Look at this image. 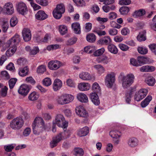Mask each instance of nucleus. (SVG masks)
I'll list each match as a JSON object with an SVG mask.
<instances>
[{
    "label": "nucleus",
    "instance_id": "nucleus-29",
    "mask_svg": "<svg viewBox=\"0 0 156 156\" xmlns=\"http://www.w3.org/2000/svg\"><path fill=\"white\" fill-rule=\"evenodd\" d=\"M109 51L111 53L116 54L118 52V49L114 45L111 44H109L108 47Z\"/></svg>",
    "mask_w": 156,
    "mask_h": 156
},
{
    "label": "nucleus",
    "instance_id": "nucleus-45",
    "mask_svg": "<svg viewBox=\"0 0 156 156\" xmlns=\"http://www.w3.org/2000/svg\"><path fill=\"white\" fill-rule=\"evenodd\" d=\"M27 62L24 58H20L17 61V64L20 66H23L26 64Z\"/></svg>",
    "mask_w": 156,
    "mask_h": 156
},
{
    "label": "nucleus",
    "instance_id": "nucleus-57",
    "mask_svg": "<svg viewBox=\"0 0 156 156\" xmlns=\"http://www.w3.org/2000/svg\"><path fill=\"white\" fill-rule=\"evenodd\" d=\"M138 52L141 54H146V48L143 47H139L137 48Z\"/></svg>",
    "mask_w": 156,
    "mask_h": 156
},
{
    "label": "nucleus",
    "instance_id": "nucleus-34",
    "mask_svg": "<svg viewBox=\"0 0 156 156\" xmlns=\"http://www.w3.org/2000/svg\"><path fill=\"white\" fill-rule=\"evenodd\" d=\"M59 31L62 35H64L67 33L68 29L67 27L64 25H60L59 27Z\"/></svg>",
    "mask_w": 156,
    "mask_h": 156
},
{
    "label": "nucleus",
    "instance_id": "nucleus-7",
    "mask_svg": "<svg viewBox=\"0 0 156 156\" xmlns=\"http://www.w3.org/2000/svg\"><path fill=\"white\" fill-rule=\"evenodd\" d=\"M115 81V75L113 73L107 74L105 78V84L107 86L111 88L113 86Z\"/></svg>",
    "mask_w": 156,
    "mask_h": 156
},
{
    "label": "nucleus",
    "instance_id": "nucleus-16",
    "mask_svg": "<svg viewBox=\"0 0 156 156\" xmlns=\"http://www.w3.org/2000/svg\"><path fill=\"white\" fill-rule=\"evenodd\" d=\"M4 9L7 14L11 15L14 12V9L12 3L8 2L4 6Z\"/></svg>",
    "mask_w": 156,
    "mask_h": 156
},
{
    "label": "nucleus",
    "instance_id": "nucleus-32",
    "mask_svg": "<svg viewBox=\"0 0 156 156\" xmlns=\"http://www.w3.org/2000/svg\"><path fill=\"white\" fill-rule=\"evenodd\" d=\"M94 67L97 70L98 73L99 74L101 75L105 72V69L100 65H95L94 66Z\"/></svg>",
    "mask_w": 156,
    "mask_h": 156
},
{
    "label": "nucleus",
    "instance_id": "nucleus-31",
    "mask_svg": "<svg viewBox=\"0 0 156 156\" xmlns=\"http://www.w3.org/2000/svg\"><path fill=\"white\" fill-rule=\"evenodd\" d=\"M120 132L117 130H112L109 133L111 136L114 138L119 137L120 136Z\"/></svg>",
    "mask_w": 156,
    "mask_h": 156
},
{
    "label": "nucleus",
    "instance_id": "nucleus-27",
    "mask_svg": "<svg viewBox=\"0 0 156 156\" xmlns=\"http://www.w3.org/2000/svg\"><path fill=\"white\" fill-rule=\"evenodd\" d=\"M10 44L16 46L15 44L18 43L20 41V36L16 34L10 40Z\"/></svg>",
    "mask_w": 156,
    "mask_h": 156
},
{
    "label": "nucleus",
    "instance_id": "nucleus-36",
    "mask_svg": "<svg viewBox=\"0 0 156 156\" xmlns=\"http://www.w3.org/2000/svg\"><path fill=\"white\" fill-rule=\"evenodd\" d=\"M64 96L66 104L71 102L74 98L73 96L70 94H65Z\"/></svg>",
    "mask_w": 156,
    "mask_h": 156
},
{
    "label": "nucleus",
    "instance_id": "nucleus-17",
    "mask_svg": "<svg viewBox=\"0 0 156 156\" xmlns=\"http://www.w3.org/2000/svg\"><path fill=\"white\" fill-rule=\"evenodd\" d=\"M112 42V40L109 36H106L100 39L98 41V44L101 45H108Z\"/></svg>",
    "mask_w": 156,
    "mask_h": 156
},
{
    "label": "nucleus",
    "instance_id": "nucleus-51",
    "mask_svg": "<svg viewBox=\"0 0 156 156\" xmlns=\"http://www.w3.org/2000/svg\"><path fill=\"white\" fill-rule=\"evenodd\" d=\"M17 81V80L16 78H12L11 79L9 82V88L10 89H12L13 88L14 85L16 83Z\"/></svg>",
    "mask_w": 156,
    "mask_h": 156
},
{
    "label": "nucleus",
    "instance_id": "nucleus-26",
    "mask_svg": "<svg viewBox=\"0 0 156 156\" xmlns=\"http://www.w3.org/2000/svg\"><path fill=\"white\" fill-rule=\"evenodd\" d=\"M146 13L145 10L143 9L135 11L132 15L135 18H138L144 15Z\"/></svg>",
    "mask_w": 156,
    "mask_h": 156
},
{
    "label": "nucleus",
    "instance_id": "nucleus-46",
    "mask_svg": "<svg viewBox=\"0 0 156 156\" xmlns=\"http://www.w3.org/2000/svg\"><path fill=\"white\" fill-rule=\"evenodd\" d=\"M77 40V38L75 37H72L68 39L66 44L68 45H72L76 43Z\"/></svg>",
    "mask_w": 156,
    "mask_h": 156
},
{
    "label": "nucleus",
    "instance_id": "nucleus-64",
    "mask_svg": "<svg viewBox=\"0 0 156 156\" xmlns=\"http://www.w3.org/2000/svg\"><path fill=\"white\" fill-rule=\"evenodd\" d=\"M151 51L156 55V44H153L149 45Z\"/></svg>",
    "mask_w": 156,
    "mask_h": 156
},
{
    "label": "nucleus",
    "instance_id": "nucleus-5",
    "mask_svg": "<svg viewBox=\"0 0 156 156\" xmlns=\"http://www.w3.org/2000/svg\"><path fill=\"white\" fill-rule=\"evenodd\" d=\"M67 132H63L60 133L56 135V136L53 137L52 140L50 143V146L51 148H53L56 147L58 145V144L60 142L65 138L67 137L65 136L64 135Z\"/></svg>",
    "mask_w": 156,
    "mask_h": 156
},
{
    "label": "nucleus",
    "instance_id": "nucleus-50",
    "mask_svg": "<svg viewBox=\"0 0 156 156\" xmlns=\"http://www.w3.org/2000/svg\"><path fill=\"white\" fill-rule=\"evenodd\" d=\"M93 32L97 34L99 36H102L106 35V33L105 31L101 30L97 28L95 29Z\"/></svg>",
    "mask_w": 156,
    "mask_h": 156
},
{
    "label": "nucleus",
    "instance_id": "nucleus-62",
    "mask_svg": "<svg viewBox=\"0 0 156 156\" xmlns=\"http://www.w3.org/2000/svg\"><path fill=\"white\" fill-rule=\"evenodd\" d=\"M2 27L3 31L4 32H6L9 27L8 23L6 22H4Z\"/></svg>",
    "mask_w": 156,
    "mask_h": 156
},
{
    "label": "nucleus",
    "instance_id": "nucleus-56",
    "mask_svg": "<svg viewBox=\"0 0 156 156\" xmlns=\"http://www.w3.org/2000/svg\"><path fill=\"white\" fill-rule=\"evenodd\" d=\"M130 63L133 66H138L140 65L138 61H137L135 58H132L130 60Z\"/></svg>",
    "mask_w": 156,
    "mask_h": 156
},
{
    "label": "nucleus",
    "instance_id": "nucleus-48",
    "mask_svg": "<svg viewBox=\"0 0 156 156\" xmlns=\"http://www.w3.org/2000/svg\"><path fill=\"white\" fill-rule=\"evenodd\" d=\"M1 76L4 80H9L10 78L9 75L6 71H2L1 73Z\"/></svg>",
    "mask_w": 156,
    "mask_h": 156
},
{
    "label": "nucleus",
    "instance_id": "nucleus-23",
    "mask_svg": "<svg viewBox=\"0 0 156 156\" xmlns=\"http://www.w3.org/2000/svg\"><path fill=\"white\" fill-rule=\"evenodd\" d=\"M89 128L85 126L82 129H79L77 133L78 135L80 137L87 135L89 133Z\"/></svg>",
    "mask_w": 156,
    "mask_h": 156
},
{
    "label": "nucleus",
    "instance_id": "nucleus-21",
    "mask_svg": "<svg viewBox=\"0 0 156 156\" xmlns=\"http://www.w3.org/2000/svg\"><path fill=\"white\" fill-rule=\"evenodd\" d=\"M36 18L39 20H43L48 17L47 15L42 10L39 11L35 15Z\"/></svg>",
    "mask_w": 156,
    "mask_h": 156
},
{
    "label": "nucleus",
    "instance_id": "nucleus-44",
    "mask_svg": "<svg viewBox=\"0 0 156 156\" xmlns=\"http://www.w3.org/2000/svg\"><path fill=\"white\" fill-rule=\"evenodd\" d=\"M43 84L47 87L50 86L51 84V81L50 78L46 77L43 81Z\"/></svg>",
    "mask_w": 156,
    "mask_h": 156
},
{
    "label": "nucleus",
    "instance_id": "nucleus-3",
    "mask_svg": "<svg viewBox=\"0 0 156 156\" xmlns=\"http://www.w3.org/2000/svg\"><path fill=\"white\" fill-rule=\"evenodd\" d=\"M53 123L57 125L59 127L62 128L64 131V132H65L68 126V122L65 120L63 116L61 114H58L56 116Z\"/></svg>",
    "mask_w": 156,
    "mask_h": 156
},
{
    "label": "nucleus",
    "instance_id": "nucleus-28",
    "mask_svg": "<svg viewBox=\"0 0 156 156\" xmlns=\"http://www.w3.org/2000/svg\"><path fill=\"white\" fill-rule=\"evenodd\" d=\"M17 49L16 46H13L12 47L10 48L6 52L5 54L8 57L12 56L15 52Z\"/></svg>",
    "mask_w": 156,
    "mask_h": 156
},
{
    "label": "nucleus",
    "instance_id": "nucleus-10",
    "mask_svg": "<svg viewBox=\"0 0 156 156\" xmlns=\"http://www.w3.org/2000/svg\"><path fill=\"white\" fill-rule=\"evenodd\" d=\"M23 38L25 41H30L31 38V33L30 29L27 28H23L22 31Z\"/></svg>",
    "mask_w": 156,
    "mask_h": 156
},
{
    "label": "nucleus",
    "instance_id": "nucleus-58",
    "mask_svg": "<svg viewBox=\"0 0 156 156\" xmlns=\"http://www.w3.org/2000/svg\"><path fill=\"white\" fill-rule=\"evenodd\" d=\"M38 4L43 6H46L48 4V0H35Z\"/></svg>",
    "mask_w": 156,
    "mask_h": 156
},
{
    "label": "nucleus",
    "instance_id": "nucleus-40",
    "mask_svg": "<svg viewBox=\"0 0 156 156\" xmlns=\"http://www.w3.org/2000/svg\"><path fill=\"white\" fill-rule=\"evenodd\" d=\"M155 83V79L152 76H148L147 78V84L149 86H153Z\"/></svg>",
    "mask_w": 156,
    "mask_h": 156
},
{
    "label": "nucleus",
    "instance_id": "nucleus-25",
    "mask_svg": "<svg viewBox=\"0 0 156 156\" xmlns=\"http://www.w3.org/2000/svg\"><path fill=\"white\" fill-rule=\"evenodd\" d=\"M29 68L26 66L23 68H20L19 70V74L21 76H26L28 74Z\"/></svg>",
    "mask_w": 156,
    "mask_h": 156
},
{
    "label": "nucleus",
    "instance_id": "nucleus-6",
    "mask_svg": "<svg viewBox=\"0 0 156 156\" xmlns=\"http://www.w3.org/2000/svg\"><path fill=\"white\" fill-rule=\"evenodd\" d=\"M65 6L63 4L61 3L57 5L53 12V16L57 19H60L62 16V14L65 12Z\"/></svg>",
    "mask_w": 156,
    "mask_h": 156
},
{
    "label": "nucleus",
    "instance_id": "nucleus-8",
    "mask_svg": "<svg viewBox=\"0 0 156 156\" xmlns=\"http://www.w3.org/2000/svg\"><path fill=\"white\" fill-rule=\"evenodd\" d=\"M62 65V63L58 60H53L48 62V67L51 70H55L59 69Z\"/></svg>",
    "mask_w": 156,
    "mask_h": 156
},
{
    "label": "nucleus",
    "instance_id": "nucleus-4",
    "mask_svg": "<svg viewBox=\"0 0 156 156\" xmlns=\"http://www.w3.org/2000/svg\"><path fill=\"white\" fill-rule=\"evenodd\" d=\"M24 121L21 117H17L14 119L10 122V126L14 130H19L23 126Z\"/></svg>",
    "mask_w": 156,
    "mask_h": 156
},
{
    "label": "nucleus",
    "instance_id": "nucleus-42",
    "mask_svg": "<svg viewBox=\"0 0 156 156\" xmlns=\"http://www.w3.org/2000/svg\"><path fill=\"white\" fill-rule=\"evenodd\" d=\"M18 22V20L17 18L16 17H13L10 20V25L11 27H14L17 24Z\"/></svg>",
    "mask_w": 156,
    "mask_h": 156
},
{
    "label": "nucleus",
    "instance_id": "nucleus-49",
    "mask_svg": "<svg viewBox=\"0 0 156 156\" xmlns=\"http://www.w3.org/2000/svg\"><path fill=\"white\" fill-rule=\"evenodd\" d=\"M66 82L67 85L69 87H75V83L72 79H67Z\"/></svg>",
    "mask_w": 156,
    "mask_h": 156
},
{
    "label": "nucleus",
    "instance_id": "nucleus-2",
    "mask_svg": "<svg viewBox=\"0 0 156 156\" xmlns=\"http://www.w3.org/2000/svg\"><path fill=\"white\" fill-rule=\"evenodd\" d=\"M119 78L122 82L123 88L126 89L130 87L134 82L135 77L132 73L125 76L123 73H121L119 75Z\"/></svg>",
    "mask_w": 156,
    "mask_h": 156
},
{
    "label": "nucleus",
    "instance_id": "nucleus-41",
    "mask_svg": "<svg viewBox=\"0 0 156 156\" xmlns=\"http://www.w3.org/2000/svg\"><path fill=\"white\" fill-rule=\"evenodd\" d=\"M105 49L104 48H101L96 50L94 53V55L95 56H98L101 55L105 52Z\"/></svg>",
    "mask_w": 156,
    "mask_h": 156
},
{
    "label": "nucleus",
    "instance_id": "nucleus-14",
    "mask_svg": "<svg viewBox=\"0 0 156 156\" xmlns=\"http://www.w3.org/2000/svg\"><path fill=\"white\" fill-rule=\"evenodd\" d=\"M79 77L81 80L89 81L93 79L92 76L87 72H82L79 74Z\"/></svg>",
    "mask_w": 156,
    "mask_h": 156
},
{
    "label": "nucleus",
    "instance_id": "nucleus-35",
    "mask_svg": "<svg viewBox=\"0 0 156 156\" xmlns=\"http://www.w3.org/2000/svg\"><path fill=\"white\" fill-rule=\"evenodd\" d=\"M57 102L60 105H63L66 104L64 94L62 95L59 96L56 99Z\"/></svg>",
    "mask_w": 156,
    "mask_h": 156
},
{
    "label": "nucleus",
    "instance_id": "nucleus-30",
    "mask_svg": "<svg viewBox=\"0 0 156 156\" xmlns=\"http://www.w3.org/2000/svg\"><path fill=\"white\" fill-rule=\"evenodd\" d=\"M39 97V95L37 93L33 91L30 94L28 98L30 101H34L37 100Z\"/></svg>",
    "mask_w": 156,
    "mask_h": 156
},
{
    "label": "nucleus",
    "instance_id": "nucleus-53",
    "mask_svg": "<svg viewBox=\"0 0 156 156\" xmlns=\"http://www.w3.org/2000/svg\"><path fill=\"white\" fill-rule=\"evenodd\" d=\"M8 88L6 86H4L2 88L0 91L1 95L2 97H5L6 96L7 94Z\"/></svg>",
    "mask_w": 156,
    "mask_h": 156
},
{
    "label": "nucleus",
    "instance_id": "nucleus-52",
    "mask_svg": "<svg viewBox=\"0 0 156 156\" xmlns=\"http://www.w3.org/2000/svg\"><path fill=\"white\" fill-rule=\"evenodd\" d=\"M46 71V67L44 65H41L38 67L37 72L38 73H42Z\"/></svg>",
    "mask_w": 156,
    "mask_h": 156
},
{
    "label": "nucleus",
    "instance_id": "nucleus-33",
    "mask_svg": "<svg viewBox=\"0 0 156 156\" xmlns=\"http://www.w3.org/2000/svg\"><path fill=\"white\" fill-rule=\"evenodd\" d=\"M74 154L76 156H83L84 154L83 150L80 148L77 147L74 149Z\"/></svg>",
    "mask_w": 156,
    "mask_h": 156
},
{
    "label": "nucleus",
    "instance_id": "nucleus-55",
    "mask_svg": "<svg viewBox=\"0 0 156 156\" xmlns=\"http://www.w3.org/2000/svg\"><path fill=\"white\" fill-rule=\"evenodd\" d=\"M77 5L83 7L85 5V2L83 0H73Z\"/></svg>",
    "mask_w": 156,
    "mask_h": 156
},
{
    "label": "nucleus",
    "instance_id": "nucleus-38",
    "mask_svg": "<svg viewBox=\"0 0 156 156\" xmlns=\"http://www.w3.org/2000/svg\"><path fill=\"white\" fill-rule=\"evenodd\" d=\"M87 41L90 43L94 42L96 40V36L93 34H90L86 37Z\"/></svg>",
    "mask_w": 156,
    "mask_h": 156
},
{
    "label": "nucleus",
    "instance_id": "nucleus-61",
    "mask_svg": "<svg viewBox=\"0 0 156 156\" xmlns=\"http://www.w3.org/2000/svg\"><path fill=\"white\" fill-rule=\"evenodd\" d=\"M108 32L110 35L115 36L117 34L118 30L114 28H111L108 30Z\"/></svg>",
    "mask_w": 156,
    "mask_h": 156
},
{
    "label": "nucleus",
    "instance_id": "nucleus-60",
    "mask_svg": "<svg viewBox=\"0 0 156 156\" xmlns=\"http://www.w3.org/2000/svg\"><path fill=\"white\" fill-rule=\"evenodd\" d=\"M130 30L127 27H124L121 30V34L124 36H126L129 34Z\"/></svg>",
    "mask_w": 156,
    "mask_h": 156
},
{
    "label": "nucleus",
    "instance_id": "nucleus-13",
    "mask_svg": "<svg viewBox=\"0 0 156 156\" xmlns=\"http://www.w3.org/2000/svg\"><path fill=\"white\" fill-rule=\"evenodd\" d=\"M62 86V81L57 78L55 79L53 84V89L54 91H57L61 88Z\"/></svg>",
    "mask_w": 156,
    "mask_h": 156
},
{
    "label": "nucleus",
    "instance_id": "nucleus-47",
    "mask_svg": "<svg viewBox=\"0 0 156 156\" xmlns=\"http://www.w3.org/2000/svg\"><path fill=\"white\" fill-rule=\"evenodd\" d=\"M118 46L119 48L123 51H127L128 50L129 48V47L128 46L123 43L119 44Z\"/></svg>",
    "mask_w": 156,
    "mask_h": 156
},
{
    "label": "nucleus",
    "instance_id": "nucleus-19",
    "mask_svg": "<svg viewBox=\"0 0 156 156\" xmlns=\"http://www.w3.org/2000/svg\"><path fill=\"white\" fill-rule=\"evenodd\" d=\"M71 27L74 32L76 34H80L81 33V28L80 24L78 22L72 23Z\"/></svg>",
    "mask_w": 156,
    "mask_h": 156
},
{
    "label": "nucleus",
    "instance_id": "nucleus-22",
    "mask_svg": "<svg viewBox=\"0 0 156 156\" xmlns=\"http://www.w3.org/2000/svg\"><path fill=\"white\" fill-rule=\"evenodd\" d=\"M77 98L78 100L82 102L87 103L88 101L87 95L83 93H79L77 94Z\"/></svg>",
    "mask_w": 156,
    "mask_h": 156
},
{
    "label": "nucleus",
    "instance_id": "nucleus-43",
    "mask_svg": "<svg viewBox=\"0 0 156 156\" xmlns=\"http://www.w3.org/2000/svg\"><path fill=\"white\" fill-rule=\"evenodd\" d=\"M137 93V95H139L142 98H144L146 95V89H142L140 90Z\"/></svg>",
    "mask_w": 156,
    "mask_h": 156
},
{
    "label": "nucleus",
    "instance_id": "nucleus-9",
    "mask_svg": "<svg viewBox=\"0 0 156 156\" xmlns=\"http://www.w3.org/2000/svg\"><path fill=\"white\" fill-rule=\"evenodd\" d=\"M76 114L79 116L86 118L88 116V114L84 108L81 106L77 107L76 108Z\"/></svg>",
    "mask_w": 156,
    "mask_h": 156
},
{
    "label": "nucleus",
    "instance_id": "nucleus-18",
    "mask_svg": "<svg viewBox=\"0 0 156 156\" xmlns=\"http://www.w3.org/2000/svg\"><path fill=\"white\" fill-rule=\"evenodd\" d=\"M90 84L88 83L82 82L79 83L78 85V89L81 91H87L89 90Z\"/></svg>",
    "mask_w": 156,
    "mask_h": 156
},
{
    "label": "nucleus",
    "instance_id": "nucleus-1",
    "mask_svg": "<svg viewBox=\"0 0 156 156\" xmlns=\"http://www.w3.org/2000/svg\"><path fill=\"white\" fill-rule=\"evenodd\" d=\"M32 129L34 134L39 135L46 128L44 120L41 117H36L33 123Z\"/></svg>",
    "mask_w": 156,
    "mask_h": 156
},
{
    "label": "nucleus",
    "instance_id": "nucleus-59",
    "mask_svg": "<svg viewBox=\"0 0 156 156\" xmlns=\"http://www.w3.org/2000/svg\"><path fill=\"white\" fill-rule=\"evenodd\" d=\"M25 81L27 83H30L33 85L34 84L36 83L35 80L31 76L27 77L25 79Z\"/></svg>",
    "mask_w": 156,
    "mask_h": 156
},
{
    "label": "nucleus",
    "instance_id": "nucleus-24",
    "mask_svg": "<svg viewBox=\"0 0 156 156\" xmlns=\"http://www.w3.org/2000/svg\"><path fill=\"white\" fill-rule=\"evenodd\" d=\"M146 32L145 30L140 32L136 37L137 40L141 42L146 40Z\"/></svg>",
    "mask_w": 156,
    "mask_h": 156
},
{
    "label": "nucleus",
    "instance_id": "nucleus-12",
    "mask_svg": "<svg viewBox=\"0 0 156 156\" xmlns=\"http://www.w3.org/2000/svg\"><path fill=\"white\" fill-rule=\"evenodd\" d=\"M30 89L29 86L26 84L21 85L18 90L19 93L21 95L25 96L27 95Z\"/></svg>",
    "mask_w": 156,
    "mask_h": 156
},
{
    "label": "nucleus",
    "instance_id": "nucleus-20",
    "mask_svg": "<svg viewBox=\"0 0 156 156\" xmlns=\"http://www.w3.org/2000/svg\"><path fill=\"white\" fill-rule=\"evenodd\" d=\"M128 145L131 147H136L138 144V140L135 137H131L129 138L127 141Z\"/></svg>",
    "mask_w": 156,
    "mask_h": 156
},
{
    "label": "nucleus",
    "instance_id": "nucleus-63",
    "mask_svg": "<svg viewBox=\"0 0 156 156\" xmlns=\"http://www.w3.org/2000/svg\"><path fill=\"white\" fill-rule=\"evenodd\" d=\"M14 146L12 144L5 146L4 148L6 151L10 152L14 148Z\"/></svg>",
    "mask_w": 156,
    "mask_h": 156
},
{
    "label": "nucleus",
    "instance_id": "nucleus-11",
    "mask_svg": "<svg viewBox=\"0 0 156 156\" xmlns=\"http://www.w3.org/2000/svg\"><path fill=\"white\" fill-rule=\"evenodd\" d=\"M17 10L20 14L24 15L27 11V8L26 4L23 2H21L18 4Z\"/></svg>",
    "mask_w": 156,
    "mask_h": 156
},
{
    "label": "nucleus",
    "instance_id": "nucleus-37",
    "mask_svg": "<svg viewBox=\"0 0 156 156\" xmlns=\"http://www.w3.org/2000/svg\"><path fill=\"white\" fill-rule=\"evenodd\" d=\"M92 89L94 93H100L101 92V88L99 84L96 82L94 83L92 85Z\"/></svg>",
    "mask_w": 156,
    "mask_h": 156
},
{
    "label": "nucleus",
    "instance_id": "nucleus-15",
    "mask_svg": "<svg viewBox=\"0 0 156 156\" xmlns=\"http://www.w3.org/2000/svg\"><path fill=\"white\" fill-rule=\"evenodd\" d=\"M90 97L92 102L96 105H99L100 103V100L97 93H91L90 95Z\"/></svg>",
    "mask_w": 156,
    "mask_h": 156
},
{
    "label": "nucleus",
    "instance_id": "nucleus-54",
    "mask_svg": "<svg viewBox=\"0 0 156 156\" xmlns=\"http://www.w3.org/2000/svg\"><path fill=\"white\" fill-rule=\"evenodd\" d=\"M137 60L139 63L140 65L145 64L146 61V58L143 56L138 57L137 58Z\"/></svg>",
    "mask_w": 156,
    "mask_h": 156
},
{
    "label": "nucleus",
    "instance_id": "nucleus-39",
    "mask_svg": "<svg viewBox=\"0 0 156 156\" xmlns=\"http://www.w3.org/2000/svg\"><path fill=\"white\" fill-rule=\"evenodd\" d=\"M129 8L127 6H122L119 9V11L122 15H125L128 13L129 11Z\"/></svg>",
    "mask_w": 156,
    "mask_h": 156
}]
</instances>
